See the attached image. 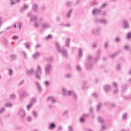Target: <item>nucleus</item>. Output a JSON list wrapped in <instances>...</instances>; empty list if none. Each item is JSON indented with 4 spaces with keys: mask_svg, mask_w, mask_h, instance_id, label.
<instances>
[{
    "mask_svg": "<svg viewBox=\"0 0 131 131\" xmlns=\"http://www.w3.org/2000/svg\"><path fill=\"white\" fill-rule=\"evenodd\" d=\"M97 59H95L93 58L91 55H88L87 56V61L86 62V67L87 69L90 70L93 67L94 63H96V62L98 61V59L100 58V55L97 56Z\"/></svg>",
    "mask_w": 131,
    "mask_h": 131,
    "instance_id": "f257e3e1",
    "label": "nucleus"
},
{
    "mask_svg": "<svg viewBox=\"0 0 131 131\" xmlns=\"http://www.w3.org/2000/svg\"><path fill=\"white\" fill-rule=\"evenodd\" d=\"M55 48H56L57 51L62 54V56L64 58H67L68 56V53L66 49H64L60 46V43L56 42L55 43Z\"/></svg>",
    "mask_w": 131,
    "mask_h": 131,
    "instance_id": "f03ea898",
    "label": "nucleus"
},
{
    "mask_svg": "<svg viewBox=\"0 0 131 131\" xmlns=\"http://www.w3.org/2000/svg\"><path fill=\"white\" fill-rule=\"evenodd\" d=\"M62 92L64 96H73L74 100L77 99V95H76L75 92H74L73 90L68 91L66 90V89L63 88Z\"/></svg>",
    "mask_w": 131,
    "mask_h": 131,
    "instance_id": "7ed1b4c3",
    "label": "nucleus"
},
{
    "mask_svg": "<svg viewBox=\"0 0 131 131\" xmlns=\"http://www.w3.org/2000/svg\"><path fill=\"white\" fill-rule=\"evenodd\" d=\"M42 74L41 67L38 66L36 70L35 75L37 79H40V75Z\"/></svg>",
    "mask_w": 131,
    "mask_h": 131,
    "instance_id": "20e7f679",
    "label": "nucleus"
},
{
    "mask_svg": "<svg viewBox=\"0 0 131 131\" xmlns=\"http://www.w3.org/2000/svg\"><path fill=\"white\" fill-rule=\"evenodd\" d=\"M53 67L52 64H46L45 66L44 69L45 71V74L47 75L50 74V72H51V70H52Z\"/></svg>",
    "mask_w": 131,
    "mask_h": 131,
    "instance_id": "39448f33",
    "label": "nucleus"
},
{
    "mask_svg": "<svg viewBox=\"0 0 131 131\" xmlns=\"http://www.w3.org/2000/svg\"><path fill=\"white\" fill-rule=\"evenodd\" d=\"M101 10L99 9H94L92 10V14L93 16H99L101 14Z\"/></svg>",
    "mask_w": 131,
    "mask_h": 131,
    "instance_id": "423d86ee",
    "label": "nucleus"
},
{
    "mask_svg": "<svg viewBox=\"0 0 131 131\" xmlns=\"http://www.w3.org/2000/svg\"><path fill=\"white\" fill-rule=\"evenodd\" d=\"M18 115L20 117V118H22V119H24V117L25 116V111L24 110L20 109L18 112Z\"/></svg>",
    "mask_w": 131,
    "mask_h": 131,
    "instance_id": "0eeeda50",
    "label": "nucleus"
},
{
    "mask_svg": "<svg viewBox=\"0 0 131 131\" xmlns=\"http://www.w3.org/2000/svg\"><path fill=\"white\" fill-rule=\"evenodd\" d=\"M95 22L96 23H102V24H104V25L108 24V21H107L105 19H95Z\"/></svg>",
    "mask_w": 131,
    "mask_h": 131,
    "instance_id": "6e6552de",
    "label": "nucleus"
},
{
    "mask_svg": "<svg viewBox=\"0 0 131 131\" xmlns=\"http://www.w3.org/2000/svg\"><path fill=\"white\" fill-rule=\"evenodd\" d=\"M100 30H101L100 28L92 29L91 30V34H93V35H98L100 34Z\"/></svg>",
    "mask_w": 131,
    "mask_h": 131,
    "instance_id": "1a4fd4ad",
    "label": "nucleus"
},
{
    "mask_svg": "<svg viewBox=\"0 0 131 131\" xmlns=\"http://www.w3.org/2000/svg\"><path fill=\"white\" fill-rule=\"evenodd\" d=\"M41 26L43 29H47L51 27V24H49L48 23H43L41 25Z\"/></svg>",
    "mask_w": 131,
    "mask_h": 131,
    "instance_id": "9d476101",
    "label": "nucleus"
},
{
    "mask_svg": "<svg viewBox=\"0 0 131 131\" xmlns=\"http://www.w3.org/2000/svg\"><path fill=\"white\" fill-rule=\"evenodd\" d=\"M32 10L33 12H37L38 11V6L36 4H33L32 6Z\"/></svg>",
    "mask_w": 131,
    "mask_h": 131,
    "instance_id": "9b49d317",
    "label": "nucleus"
},
{
    "mask_svg": "<svg viewBox=\"0 0 131 131\" xmlns=\"http://www.w3.org/2000/svg\"><path fill=\"white\" fill-rule=\"evenodd\" d=\"M47 101H50L51 102V104H54V103H56V98H55L54 97H49Z\"/></svg>",
    "mask_w": 131,
    "mask_h": 131,
    "instance_id": "f8f14e48",
    "label": "nucleus"
},
{
    "mask_svg": "<svg viewBox=\"0 0 131 131\" xmlns=\"http://www.w3.org/2000/svg\"><path fill=\"white\" fill-rule=\"evenodd\" d=\"M113 88H114L115 89L113 91V94H116L118 93V89L117 88V84L115 82H113L112 84Z\"/></svg>",
    "mask_w": 131,
    "mask_h": 131,
    "instance_id": "ddd939ff",
    "label": "nucleus"
},
{
    "mask_svg": "<svg viewBox=\"0 0 131 131\" xmlns=\"http://www.w3.org/2000/svg\"><path fill=\"white\" fill-rule=\"evenodd\" d=\"M28 96H29L28 93H27V92L25 91H23V92H21V94H20V98L21 99L22 98H25V97H27Z\"/></svg>",
    "mask_w": 131,
    "mask_h": 131,
    "instance_id": "4468645a",
    "label": "nucleus"
},
{
    "mask_svg": "<svg viewBox=\"0 0 131 131\" xmlns=\"http://www.w3.org/2000/svg\"><path fill=\"white\" fill-rule=\"evenodd\" d=\"M39 56H40V53H39V52H36L35 53H34L33 54L32 58L34 60H36V59H37L38 57H39Z\"/></svg>",
    "mask_w": 131,
    "mask_h": 131,
    "instance_id": "2eb2a0df",
    "label": "nucleus"
},
{
    "mask_svg": "<svg viewBox=\"0 0 131 131\" xmlns=\"http://www.w3.org/2000/svg\"><path fill=\"white\" fill-rule=\"evenodd\" d=\"M34 70L33 69H31L27 71V74L29 76H30V75H33L34 74Z\"/></svg>",
    "mask_w": 131,
    "mask_h": 131,
    "instance_id": "dca6fc26",
    "label": "nucleus"
},
{
    "mask_svg": "<svg viewBox=\"0 0 131 131\" xmlns=\"http://www.w3.org/2000/svg\"><path fill=\"white\" fill-rule=\"evenodd\" d=\"M56 128V125L54 123H50L49 125V129L52 130Z\"/></svg>",
    "mask_w": 131,
    "mask_h": 131,
    "instance_id": "f3484780",
    "label": "nucleus"
},
{
    "mask_svg": "<svg viewBox=\"0 0 131 131\" xmlns=\"http://www.w3.org/2000/svg\"><path fill=\"white\" fill-rule=\"evenodd\" d=\"M27 9H28V5L26 4H24L21 6V12H24Z\"/></svg>",
    "mask_w": 131,
    "mask_h": 131,
    "instance_id": "a211bd4d",
    "label": "nucleus"
},
{
    "mask_svg": "<svg viewBox=\"0 0 131 131\" xmlns=\"http://www.w3.org/2000/svg\"><path fill=\"white\" fill-rule=\"evenodd\" d=\"M118 54H119V53H118V52H116L114 54H112L110 55V58L111 59H114V58H115V57H116V56H117L118 55Z\"/></svg>",
    "mask_w": 131,
    "mask_h": 131,
    "instance_id": "6ab92c4d",
    "label": "nucleus"
},
{
    "mask_svg": "<svg viewBox=\"0 0 131 131\" xmlns=\"http://www.w3.org/2000/svg\"><path fill=\"white\" fill-rule=\"evenodd\" d=\"M71 13H72V9H70L67 13V18H70Z\"/></svg>",
    "mask_w": 131,
    "mask_h": 131,
    "instance_id": "aec40b11",
    "label": "nucleus"
},
{
    "mask_svg": "<svg viewBox=\"0 0 131 131\" xmlns=\"http://www.w3.org/2000/svg\"><path fill=\"white\" fill-rule=\"evenodd\" d=\"M78 57L81 58L82 57V49L81 48H79L78 50Z\"/></svg>",
    "mask_w": 131,
    "mask_h": 131,
    "instance_id": "412c9836",
    "label": "nucleus"
},
{
    "mask_svg": "<svg viewBox=\"0 0 131 131\" xmlns=\"http://www.w3.org/2000/svg\"><path fill=\"white\" fill-rule=\"evenodd\" d=\"M36 85L37 88H38V90L39 92H41L42 91V89L41 88V86H40V84L38 82H36Z\"/></svg>",
    "mask_w": 131,
    "mask_h": 131,
    "instance_id": "4be33fe9",
    "label": "nucleus"
},
{
    "mask_svg": "<svg viewBox=\"0 0 131 131\" xmlns=\"http://www.w3.org/2000/svg\"><path fill=\"white\" fill-rule=\"evenodd\" d=\"M123 23L124 24V28H128V27L129 26L128 25V23L126 20H123Z\"/></svg>",
    "mask_w": 131,
    "mask_h": 131,
    "instance_id": "5701e85b",
    "label": "nucleus"
},
{
    "mask_svg": "<svg viewBox=\"0 0 131 131\" xmlns=\"http://www.w3.org/2000/svg\"><path fill=\"white\" fill-rule=\"evenodd\" d=\"M104 89L105 92H109L111 89V87L108 85H106L104 86Z\"/></svg>",
    "mask_w": 131,
    "mask_h": 131,
    "instance_id": "b1692460",
    "label": "nucleus"
},
{
    "mask_svg": "<svg viewBox=\"0 0 131 131\" xmlns=\"http://www.w3.org/2000/svg\"><path fill=\"white\" fill-rule=\"evenodd\" d=\"M98 121L101 124H103V123H104V119H103V118L100 117H98Z\"/></svg>",
    "mask_w": 131,
    "mask_h": 131,
    "instance_id": "393cba45",
    "label": "nucleus"
},
{
    "mask_svg": "<svg viewBox=\"0 0 131 131\" xmlns=\"http://www.w3.org/2000/svg\"><path fill=\"white\" fill-rule=\"evenodd\" d=\"M69 42H70V39L68 38L66 41V47H69Z\"/></svg>",
    "mask_w": 131,
    "mask_h": 131,
    "instance_id": "a878e982",
    "label": "nucleus"
},
{
    "mask_svg": "<svg viewBox=\"0 0 131 131\" xmlns=\"http://www.w3.org/2000/svg\"><path fill=\"white\" fill-rule=\"evenodd\" d=\"M108 6V4L107 3H103L102 5H101L99 9H104L105 7H107Z\"/></svg>",
    "mask_w": 131,
    "mask_h": 131,
    "instance_id": "bb28decb",
    "label": "nucleus"
},
{
    "mask_svg": "<svg viewBox=\"0 0 131 131\" xmlns=\"http://www.w3.org/2000/svg\"><path fill=\"white\" fill-rule=\"evenodd\" d=\"M123 120H126L127 119V113H124L123 115V117H122Z\"/></svg>",
    "mask_w": 131,
    "mask_h": 131,
    "instance_id": "cd10ccee",
    "label": "nucleus"
},
{
    "mask_svg": "<svg viewBox=\"0 0 131 131\" xmlns=\"http://www.w3.org/2000/svg\"><path fill=\"white\" fill-rule=\"evenodd\" d=\"M5 105L6 107H9V108H12L13 105L10 102H7L5 103Z\"/></svg>",
    "mask_w": 131,
    "mask_h": 131,
    "instance_id": "c85d7f7f",
    "label": "nucleus"
},
{
    "mask_svg": "<svg viewBox=\"0 0 131 131\" xmlns=\"http://www.w3.org/2000/svg\"><path fill=\"white\" fill-rule=\"evenodd\" d=\"M21 54L24 56V59H27V54H26V52H25V51H22Z\"/></svg>",
    "mask_w": 131,
    "mask_h": 131,
    "instance_id": "c756f323",
    "label": "nucleus"
},
{
    "mask_svg": "<svg viewBox=\"0 0 131 131\" xmlns=\"http://www.w3.org/2000/svg\"><path fill=\"white\" fill-rule=\"evenodd\" d=\"M36 102V99H35V98H32L30 100V103L32 104V105H33V104H34V103H35Z\"/></svg>",
    "mask_w": 131,
    "mask_h": 131,
    "instance_id": "7c9ffc66",
    "label": "nucleus"
},
{
    "mask_svg": "<svg viewBox=\"0 0 131 131\" xmlns=\"http://www.w3.org/2000/svg\"><path fill=\"white\" fill-rule=\"evenodd\" d=\"M9 98H10V99H11L12 100H14L16 98V95L12 94L10 95Z\"/></svg>",
    "mask_w": 131,
    "mask_h": 131,
    "instance_id": "2f4dec72",
    "label": "nucleus"
},
{
    "mask_svg": "<svg viewBox=\"0 0 131 131\" xmlns=\"http://www.w3.org/2000/svg\"><path fill=\"white\" fill-rule=\"evenodd\" d=\"M100 15H101V16H107V12L105 11H101Z\"/></svg>",
    "mask_w": 131,
    "mask_h": 131,
    "instance_id": "473e14b6",
    "label": "nucleus"
},
{
    "mask_svg": "<svg viewBox=\"0 0 131 131\" xmlns=\"http://www.w3.org/2000/svg\"><path fill=\"white\" fill-rule=\"evenodd\" d=\"M45 60L46 61H47V62H51V61H53V58L52 57H48V58H45Z\"/></svg>",
    "mask_w": 131,
    "mask_h": 131,
    "instance_id": "72a5a7b5",
    "label": "nucleus"
},
{
    "mask_svg": "<svg viewBox=\"0 0 131 131\" xmlns=\"http://www.w3.org/2000/svg\"><path fill=\"white\" fill-rule=\"evenodd\" d=\"M32 114H33V116H34V117H35V118H36V117H37V113L36 112V111H35L34 110L33 111Z\"/></svg>",
    "mask_w": 131,
    "mask_h": 131,
    "instance_id": "f704fd0d",
    "label": "nucleus"
},
{
    "mask_svg": "<svg viewBox=\"0 0 131 131\" xmlns=\"http://www.w3.org/2000/svg\"><path fill=\"white\" fill-rule=\"evenodd\" d=\"M101 106H102V104H101L100 103H99L98 104V105H97V106L96 107L97 111H99L100 110V109H101Z\"/></svg>",
    "mask_w": 131,
    "mask_h": 131,
    "instance_id": "c9c22d12",
    "label": "nucleus"
},
{
    "mask_svg": "<svg viewBox=\"0 0 131 131\" xmlns=\"http://www.w3.org/2000/svg\"><path fill=\"white\" fill-rule=\"evenodd\" d=\"M68 115V110L64 111L62 113L63 116H67Z\"/></svg>",
    "mask_w": 131,
    "mask_h": 131,
    "instance_id": "e433bc0d",
    "label": "nucleus"
},
{
    "mask_svg": "<svg viewBox=\"0 0 131 131\" xmlns=\"http://www.w3.org/2000/svg\"><path fill=\"white\" fill-rule=\"evenodd\" d=\"M32 106H33V105L30 103L28 105H27V109L29 110V109H30Z\"/></svg>",
    "mask_w": 131,
    "mask_h": 131,
    "instance_id": "4c0bfd02",
    "label": "nucleus"
},
{
    "mask_svg": "<svg viewBox=\"0 0 131 131\" xmlns=\"http://www.w3.org/2000/svg\"><path fill=\"white\" fill-rule=\"evenodd\" d=\"M36 19H37V17H36V16H33L31 18L30 21L32 22V21H35Z\"/></svg>",
    "mask_w": 131,
    "mask_h": 131,
    "instance_id": "58836bf2",
    "label": "nucleus"
},
{
    "mask_svg": "<svg viewBox=\"0 0 131 131\" xmlns=\"http://www.w3.org/2000/svg\"><path fill=\"white\" fill-rule=\"evenodd\" d=\"M13 70L9 69V75H10V76H12V75H13Z\"/></svg>",
    "mask_w": 131,
    "mask_h": 131,
    "instance_id": "ea45409f",
    "label": "nucleus"
},
{
    "mask_svg": "<svg viewBox=\"0 0 131 131\" xmlns=\"http://www.w3.org/2000/svg\"><path fill=\"white\" fill-rule=\"evenodd\" d=\"M24 45L26 46V48L27 49H30V46L31 45L30 43H25Z\"/></svg>",
    "mask_w": 131,
    "mask_h": 131,
    "instance_id": "a19ab883",
    "label": "nucleus"
},
{
    "mask_svg": "<svg viewBox=\"0 0 131 131\" xmlns=\"http://www.w3.org/2000/svg\"><path fill=\"white\" fill-rule=\"evenodd\" d=\"M91 6H96V5H98V2H97L96 1H93L91 2Z\"/></svg>",
    "mask_w": 131,
    "mask_h": 131,
    "instance_id": "79ce46f5",
    "label": "nucleus"
},
{
    "mask_svg": "<svg viewBox=\"0 0 131 131\" xmlns=\"http://www.w3.org/2000/svg\"><path fill=\"white\" fill-rule=\"evenodd\" d=\"M124 51H127L128 50H129V46L128 45H125L124 46Z\"/></svg>",
    "mask_w": 131,
    "mask_h": 131,
    "instance_id": "37998d69",
    "label": "nucleus"
},
{
    "mask_svg": "<svg viewBox=\"0 0 131 131\" xmlns=\"http://www.w3.org/2000/svg\"><path fill=\"white\" fill-rule=\"evenodd\" d=\"M126 38H127V39H130V38H131V32H129L127 34Z\"/></svg>",
    "mask_w": 131,
    "mask_h": 131,
    "instance_id": "c03bdc74",
    "label": "nucleus"
},
{
    "mask_svg": "<svg viewBox=\"0 0 131 131\" xmlns=\"http://www.w3.org/2000/svg\"><path fill=\"white\" fill-rule=\"evenodd\" d=\"M26 120H27V121H28V122H30V121H31V120H32V118L28 116V117H27Z\"/></svg>",
    "mask_w": 131,
    "mask_h": 131,
    "instance_id": "a18cd8bd",
    "label": "nucleus"
},
{
    "mask_svg": "<svg viewBox=\"0 0 131 131\" xmlns=\"http://www.w3.org/2000/svg\"><path fill=\"white\" fill-rule=\"evenodd\" d=\"M18 26V28H19V29H21V27H22V23L21 22H18L17 23Z\"/></svg>",
    "mask_w": 131,
    "mask_h": 131,
    "instance_id": "49530a36",
    "label": "nucleus"
},
{
    "mask_svg": "<svg viewBox=\"0 0 131 131\" xmlns=\"http://www.w3.org/2000/svg\"><path fill=\"white\" fill-rule=\"evenodd\" d=\"M71 5H72V2H71V1H69L66 3V5L67 7H70Z\"/></svg>",
    "mask_w": 131,
    "mask_h": 131,
    "instance_id": "de8ad7c7",
    "label": "nucleus"
},
{
    "mask_svg": "<svg viewBox=\"0 0 131 131\" xmlns=\"http://www.w3.org/2000/svg\"><path fill=\"white\" fill-rule=\"evenodd\" d=\"M52 38H53V37L52 36V35H48L46 37V39H52Z\"/></svg>",
    "mask_w": 131,
    "mask_h": 131,
    "instance_id": "09e8293b",
    "label": "nucleus"
},
{
    "mask_svg": "<svg viewBox=\"0 0 131 131\" xmlns=\"http://www.w3.org/2000/svg\"><path fill=\"white\" fill-rule=\"evenodd\" d=\"M44 84L45 85V86H46V88H48V86H49V85H50V83L49 82V81H45L44 82Z\"/></svg>",
    "mask_w": 131,
    "mask_h": 131,
    "instance_id": "8fccbe9b",
    "label": "nucleus"
},
{
    "mask_svg": "<svg viewBox=\"0 0 131 131\" xmlns=\"http://www.w3.org/2000/svg\"><path fill=\"white\" fill-rule=\"evenodd\" d=\"M16 55H10V58L12 60H15L16 59Z\"/></svg>",
    "mask_w": 131,
    "mask_h": 131,
    "instance_id": "3c124183",
    "label": "nucleus"
},
{
    "mask_svg": "<svg viewBox=\"0 0 131 131\" xmlns=\"http://www.w3.org/2000/svg\"><path fill=\"white\" fill-rule=\"evenodd\" d=\"M5 110V107H2L1 108H0V114H2V113H4Z\"/></svg>",
    "mask_w": 131,
    "mask_h": 131,
    "instance_id": "603ef678",
    "label": "nucleus"
},
{
    "mask_svg": "<svg viewBox=\"0 0 131 131\" xmlns=\"http://www.w3.org/2000/svg\"><path fill=\"white\" fill-rule=\"evenodd\" d=\"M76 69H77V71H79V72L81 71V68L79 66H77L76 67Z\"/></svg>",
    "mask_w": 131,
    "mask_h": 131,
    "instance_id": "864d4df0",
    "label": "nucleus"
},
{
    "mask_svg": "<svg viewBox=\"0 0 131 131\" xmlns=\"http://www.w3.org/2000/svg\"><path fill=\"white\" fill-rule=\"evenodd\" d=\"M116 69L118 71L120 70V64H118L116 67Z\"/></svg>",
    "mask_w": 131,
    "mask_h": 131,
    "instance_id": "5fc2aeb1",
    "label": "nucleus"
},
{
    "mask_svg": "<svg viewBox=\"0 0 131 131\" xmlns=\"http://www.w3.org/2000/svg\"><path fill=\"white\" fill-rule=\"evenodd\" d=\"M32 13L29 12L27 14V17H28L29 18H32Z\"/></svg>",
    "mask_w": 131,
    "mask_h": 131,
    "instance_id": "6e6d98bb",
    "label": "nucleus"
},
{
    "mask_svg": "<svg viewBox=\"0 0 131 131\" xmlns=\"http://www.w3.org/2000/svg\"><path fill=\"white\" fill-rule=\"evenodd\" d=\"M39 26H40V25H38V23H36L34 24V27H35V28H37L39 27Z\"/></svg>",
    "mask_w": 131,
    "mask_h": 131,
    "instance_id": "4d7b16f0",
    "label": "nucleus"
},
{
    "mask_svg": "<svg viewBox=\"0 0 131 131\" xmlns=\"http://www.w3.org/2000/svg\"><path fill=\"white\" fill-rule=\"evenodd\" d=\"M89 117V114H84L82 115V117L83 118H86V117Z\"/></svg>",
    "mask_w": 131,
    "mask_h": 131,
    "instance_id": "13d9d810",
    "label": "nucleus"
},
{
    "mask_svg": "<svg viewBox=\"0 0 131 131\" xmlns=\"http://www.w3.org/2000/svg\"><path fill=\"white\" fill-rule=\"evenodd\" d=\"M119 40H120V39L119 38H116L114 39V41L116 42H119Z\"/></svg>",
    "mask_w": 131,
    "mask_h": 131,
    "instance_id": "bf43d9fd",
    "label": "nucleus"
},
{
    "mask_svg": "<svg viewBox=\"0 0 131 131\" xmlns=\"http://www.w3.org/2000/svg\"><path fill=\"white\" fill-rule=\"evenodd\" d=\"M126 89H127V86L125 85L123 87V91L124 92L125 91H126Z\"/></svg>",
    "mask_w": 131,
    "mask_h": 131,
    "instance_id": "052dcab7",
    "label": "nucleus"
},
{
    "mask_svg": "<svg viewBox=\"0 0 131 131\" xmlns=\"http://www.w3.org/2000/svg\"><path fill=\"white\" fill-rule=\"evenodd\" d=\"M8 40H7V39H4V43H5V45H8Z\"/></svg>",
    "mask_w": 131,
    "mask_h": 131,
    "instance_id": "680f3d73",
    "label": "nucleus"
},
{
    "mask_svg": "<svg viewBox=\"0 0 131 131\" xmlns=\"http://www.w3.org/2000/svg\"><path fill=\"white\" fill-rule=\"evenodd\" d=\"M80 122H84V119L83 118V117L80 118Z\"/></svg>",
    "mask_w": 131,
    "mask_h": 131,
    "instance_id": "e2e57ef3",
    "label": "nucleus"
},
{
    "mask_svg": "<svg viewBox=\"0 0 131 131\" xmlns=\"http://www.w3.org/2000/svg\"><path fill=\"white\" fill-rule=\"evenodd\" d=\"M69 131H73V129L72 128V127L70 126H69Z\"/></svg>",
    "mask_w": 131,
    "mask_h": 131,
    "instance_id": "0e129e2a",
    "label": "nucleus"
},
{
    "mask_svg": "<svg viewBox=\"0 0 131 131\" xmlns=\"http://www.w3.org/2000/svg\"><path fill=\"white\" fill-rule=\"evenodd\" d=\"M12 39H14V40L18 39V36H13V38H12Z\"/></svg>",
    "mask_w": 131,
    "mask_h": 131,
    "instance_id": "69168bd1",
    "label": "nucleus"
},
{
    "mask_svg": "<svg viewBox=\"0 0 131 131\" xmlns=\"http://www.w3.org/2000/svg\"><path fill=\"white\" fill-rule=\"evenodd\" d=\"M63 129V128L61 126H59L58 129V131H61Z\"/></svg>",
    "mask_w": 131,
    "mask_h": 131,
    "instance_id": "338daca9",
    "label": "nucleus"
},
{
    "mask_svg": "<svg viewBox=\"0 0 131 131\" xmlns=\"http://www.w3.org/2000/svg\"><path fill=\"white\" fill-rule=\"evenodd\" d=\"M15 2L11 1V2H10V5H12L13 6V5H15Z\"/></svg>",
    "mask_w": 131,
    "mask_h": 131,
    "instance_id": "774afa93",
    "label": "nucleus"
}]
</instances>
